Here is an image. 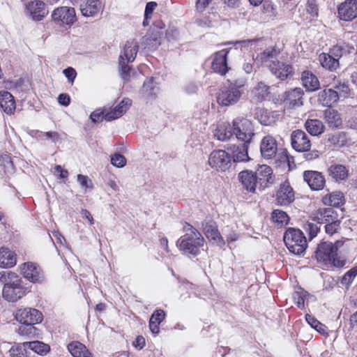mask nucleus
<instances>
[{
	"label": "nucleus",
	"mask_w": 357,
	"mask_h": 357,
	"mask_svg": "<svg viewBox=\"0 0 357 357\" xmlns=\"http://www.w3.org/2000/svg\"><path fill=\"white\" fill-rule=\"evenodd\" d=\"M0 282L3 284L2 295L7 301L16 302L25 295L22 279L15 273L7 270L1 271Z\"/></svg>",
	"instance_id": "nucleus-1"
},
{
	"label": "nucleus",
	"mask_w": 357,
	"mask_h": 357,
	"mask_svg": "<svg viewBox=\"0 0 357 357\" xmlns=\"http://www.w3.org/2000/svg\"><path fill=\"white\" fill-rule=\"evenodd\" d=\"M339 241L335 244L331 242H321L315 251L317 261L326 268H341L345 265V260L342 259L337 255Z\"/></svg>",
	"instance_id": "nucleus-2"
},
{
	"label": "nucleus",
	"mask_w": 357,
	"mask_h": 357,
	"mask_svg": "<svg viewBox=\"0 0 357 357\" xmlns=\"http://www.w3.org/2000/svg\"><path fill=\"white\" fill-rule=\"evenodd\" d=\"M183 230L185 234L178 240L177 246L185 254L197 255L199 248L204 245V238L196 228L188 223H185Z\"/></svg>",
	"instance_id": "nucleus-3"
},
{
	"label": "nucleus",
	"mask_w": 357,
	"mask_h": 357,
	"mask_svg": "<svg viewBox=\"0 0 357 357\" xmlns=\"http://www.w3.org/2000/svg\"><path fill=\"white\" fill-rule=\"evenodd\" d=\"M284 242L288 250L295 255H302L306 250L307 244L305 236L300 230L289 228L284 234Z\"/></svg>",
	"instance_id": "nucleus-4"
},
{
	"label": "nucleus",
	"mask_w": 357,
	"mask_h": 357,
	"mask_svg": "<svg viewBox=\"0 0 357 357\" xmlns=\"http://www.w3.org/2000/svg\"><path fill=\"white\" fill-rule=\"evenodd\" d=\"M245 83V81H236L230 83L228 86L223 87L218 96V102L222 106H230L237 103L243 94L242 88Z\"/></svg>",
	"instance_id": "nucleus-5"
},
{
	"label": "nucleus",
	"mask_w": 357,
	"mask_h": 357,
	"mask_svg": "<svg viewBox=\"0 0 357 357\" xmlns=\"http://www.w3.org/2000/svg\"><path fill=\"white\" fill-rule=\"evenodd\" d=\"M232 123L233 135L245 144H250L255 135L251 121L245 118L237 117L233 120Z\"/></svg>",
	"instance_id": "nucleus-6"
},
{
	"label": "nucleus",
	"mask_w": 357,
	"mask_h": 357,
	"mask_svg": "<svg viewBox=\"0 0 357 357\" xmlns=\"http://www.w3.org/2000/svg\"><path fill=\"white\" fill-rule=\"evenodd\" d=\"M208 162L212 169L224 172L230 168L231 157L225 150H214L209 155Z\"/></svg>",
	"instance_id": "nucleus-7"
},
{
	"label": "nucleus",
	"mask_w": 357,
	"mask_h": 357,
	"mask_svg": "<svg viewBox=\"0 0 357 357\" xmlns=\"http://www.w3.org/2000/svg\"><path fill=\"white\" fill-rule=\"evenodd\" d=\"M52 21L59 26H72L77 21L75 10L73 7L60 6L51 15Z\"/></svg>",
	"instance_id": "nucleus-8"
},
{
	"label": "nucleus",
	"mask_w": 357,
	"mask_h": 357,
	"mask_svg": "<svg viewBox=\"0 0 357 357\" xmlns=\"http://www.w3.org/2000/svg\"><path fill=\"white\" fill-rule=\"evenodd\" d=\"M340 20L351 22L357 17V0H345L337 6Z\"/></svg>",
	"instance_id": "nucleus-9"
},
{
	"label": "nucleus",
	"mask_w": 357,
	"mask_h": 357,
	"mask_svg": "<svg viewBox=\"0 0 357 357\" xmlns=\"http://www.w3.org/2000/svg\"><path fill=\"white\" fill-rule=\"evenodd\" d=\"M292 148L298 152L307 151L311 147L308 135L302 130H296L291 135Z\"/></svg>",
	"instance_id": "nucleus-10"
},
{
	"label": "nucleus",
	"mask_w": 357,
	"mask_h": 357,
	"mask_svg": "<svg viewBox=\"0 0 357 357\" xmlns=\"http://www.w3.org/2000/svg\"><path fill=\"white\" fill-rule=\"evenodd\" d=\"M259 190H263L273 183L272 169L267 165H261L254 173Z\"/></svg>",
	"instance_id": "nucleus-11"
},
{
	"label": "nucleus",
	"mask_w": 357,
	"mask_h": 357,
	"mask_svg": "<svg viewBox=\"0 0 357 357\" xmlns=\"http://www.w3.org/2000/svg\"><path fill=\"white\" fill-rule=\"evenodd\" d=\"M16 319L22 324H36L43 320L42 313L34 308H24L17 311Z\"/></svg>",
	"instance_id": "nucleus-12"
},
{
	"label": "nucleus",
	"mask_w": 357,
	"mask_h": 357,
	"mask_svg": "<svg viewBox=\"0 0 357 357\" xmlns=\"http://www.w3.org/2000/svg\"><path fill=\"white\" fill-rule=\"evenodd\" d=\"M20 269L23 276L33 283L40 282L43 279V274L40 268L33 262L22 264Z\"/></svg>",
	"instance_id": "nucleus-13"
},
{
	"label": "nucleus",
	"mask_w": 357,
	"mask_h": 357,
	"mask_svg": "<svg viewBox=\"0 0 357 357\" xmlns=\"http://www.w3.org/2000/svg\"><path fill=\"white\" fill-rule=\"evenodd\" d=\"M294 201V192L288 182L280 185L276 192L275 202L278 205L287 206Z\"/></svg>",
	"instance_id": "nucleus-14"
},
{
	"label": "nucleus",
	"mask_w": 357,
	"mask_h": 357,
	"mask_svg": "<svg viewBox=\"0 0 357 357\" xmlns=\"http://www.w3.org/2000/svg\"><path fill=\"white\" fill-rule=\"evenodd\" d=\"M267 67L273 75L281 80L286 79L294 73L293 67L290 64L279 61L267 64Z\"/></svg>",
	"instance_id": "nucleus-15"
},
{
	"label": "nucleus",
	"mask_w": 357,
	"mask_h": 357,
	"mask_svg": "<svg viewBox=\"0 0 357 357\" xmlns=\"http://www.w3.org/2000/svg\"><path fill=\"white\" fill-rule=\"evenodd\" d=\"M260 151L263 158L271 159L274 158L278 151L276 139L271 135H266L260 143Z\"/></svg>",
	"instance_id": "nucleus-16"
},
{
	"label": "nucleus",
	"mask_w": 357,
	"mask_h": 357,
	"mask_svg": "<svg viewBox=\"0 0 357 357\" xmlns=\"http://www.w3.org/2000/svg\"><path fill=\"white\" fill-rule=\"evenodd\" d=\"M304 181L312 190H319L324 188L326 180L321 173L317 171H305L303 172Z\"/></svg>",
	"instance_id": "nucleus-17"
},
{
	"label": "nucleus",
	"mask_w": 357,
	"mask_h": 357,
	"mask_svg": "<svg viewBox=\"0 0 357 357\" xmlns=\"http://www.w3.org/2000/svg\"><path fill=\"white\" fill-rule=\"evenodd\" d=\"M230 50H231V48L229 50L223 49L215 54L212 62V68L214 72L223 75L228 71L227 56Z\"/></svg>",
	"instance_id": "nucleus-18"
},
{
	"label": "nucleus",
	"mask_w": 357,
	"mask_h": 357,
	"mask_svg": "<svg viewBox=\"0 0 357 357\" xmlns=\"http://www.w3.org/2000/svg\"><path fill=\"white\" fill-rule=\"evenodd\" d=\"M203 231L209 241L217 243L220 246L225 245V241L220 236L215 223L213 221H205L202 222Z\"/></svg>",
	"instance_id": "nucleus-19"
},
{
	"label": "nucleus",
	"mask_w": 357,
	"mask_h": 357,
	"mask_svg": "<svg viewBox=\"0 0 357 357\" xmlns=\"http://www.w3.org/2000/svg\"><path fill=\"white\" fill-rule=\"evenodd\" d=\"M319 224H330L340 220L337 211L331 208H324L317 210L315 216Z\"/></svg>",
	"instance_id": "nucleus-20"
},
{
	"label": "nucleus",
	"mask_w": 357,
	"mask_h": 357,
	"mask_svg": "<svg viewBox=\"0 0 357 357\" xmlns=\"http://www.w3.org/2000/svg\"><path fill=\"white\" fill-rule=\"evenodd\" d=\"M102 10L100 0H86L80 5V10L85 17H94L98 15Z\"/></svg>",
	"instance_id": "nucleus-21"
},
{
	"label": "nucleus",
	"mask_w": 357,
	"mask_h": 357,
	"mask_svg": "<svg viewBox=\"0 0 357 357\" xmlns=\"http://www.w3.org/2000/svg\"><path fill=\"white\" fill-rule=\"evenodd\" d=\"M238 178L243 188L250 192H255L256 188H258L256 178L252 171H241L238 174Z\"/></svg>",
	"instance_id": "nucleus-22"
},
{
	"label": "nucleus",
	"mask_w": 357,
	"mask_h": 357,
	"mask_svg": "<svg viewBox=\"0 0 357 357\" xmlns=\"http://www.w3.org/2000/svg\"><path fill=\"white\" fill-rule=\"evenodd\" d=\"M339 100L338 92L332 89H326L318 93L317 100L324 107H331Z\"/></svg>",
	"instance_id": "nucleus-23"
},
{
	"label": "nucleus",
	"mask_w": 357,
	"mask_h": 357,
	"mask_svg": "<svg viewBox=\"0 0 357 357\" xmlns=\"http://www.w3.org/2000/svg\"><path fill=\"white\" fill-rule=\"evenodd\" d=\"M26 9L33 20L36 21L41 20L47 14L45 3L39 0L31 1L27 6Z\"/></svg>",
	"instance_id": "nucleus-24"
},
{
	"label": "nucleus",
	"mask_w": 357,
	"mask_h": 357,
	"mask_svg": "<svg viewBox=\"0 0 357 357\" xmlns=\"http://www.w3.org/2000/svg\"><path fill=\"white\" fill-rule=\"evenodd\" d=\"M301 81L307 92H314L320 88L319 79L311 71H303L301 75Z\"/></svg>",
	"instance_id": "nucleus-25"
},
{
	"label": "nucleus",
	"mask_w": 357,
	"mask_h": 357,
	"mask_svg": "<svg viewBox=\"0 0 357 357\" xmlns=\"http://www.w3.org/2000/svg\"><path fill=\"white\" fill-rule=\"evenodd\" d=\"M280 54V50L276 47L266 48L264 51L256 56L255 61L257 63L261 64L266 63L267 65L272 62H276L275 59H277Z\"/></svg>",
	"instance_id": "nucleus-26"
},
{
	"label": "nucleus",
	"mask_w": 357,
	"mask_h": 357,
	"mask_svg": "<svg viewBox=\"0 0 357 357\" xmlns=\"http://www.w3.org/2000/svg\"><path fill=\"white\" fill-rule=\"evenodd\" d=\"M233 136V126L228 122L219 124L214 130V137L220 141H226Z\"/></svg>",
	"instance_id": "nucleus-27"
},
{
	"label": "nucleus",
	"mask_w": 357,
	"mask_h": 357,
	"mask_svg": "<svg viewBox=\"0 0 357 357\" xmlns=\"http://www.w3.org/2000/svg\"><path fill=\"white\" fill-rule=\"evenodd\" d=\"M248 144L234 146L232 150V160L234 162H244L250 160L248 155Z\"/></svg>",
	"instance_id": "nucleus-28"
},
{
	"label": "nucleus",
	"mask_w": 357,
	"mask_h": 357,
	"mask_svg": "<svg viewBox=\"0 0 357 357\" xmlns=\"http://www.w3.org/2000/svg\"><path fill=\"white\" fill-rule=\"evenodd\" d=\"M0 106L7 114H11L15 109V102L13 95L8 91L0 93Z\"/></svg>",
	"instance_id": "nucleus-29"
},
{
	"label": "nucleus",
	"mask_w": 357,
	"mask_h": 357,
	"mask_svg": "<svg viewBox=\"0 0 357 357\" xmlns=\"http://www.w3.org/2000/svg\"><path fill=\"white\" fill-rule=\"evenodd\" d=\"M16 264V256L7 248H0V267L10 268Z\"/></svg>",
	"instance_id": "nucleus-30"
},
{
	"label": "nucleus",
	"mask_w": 357,
	"mask_h": 357,
	"mask_svg": "<svg viewBox=\"0 0 357 357\" xmlns=\"http://www.w3.org/2000/svg\"><path fill=\"white\" fill-rule=\"evenodd\" d=\"M68 350L73 357H92L86 347L79 342H73L68 345Z\"/></svg>",
	"instance_id": "nucleus-31"
},
{
	"label": "nucleus",
	"mask_w": 357,
	"mask_h": 357,
	"mask_svg": "<svg viewBox=\"0 0 357 357\" xmlns=\"http://www.w3.org/2000/svg\"><path fill=\"white\" fill-rule=\"evenodd\" d=\"M158 87L154 82L153 78L147 79L141 90L142 96L148 100H152L156 97Z\"/></svg>",
	"instance_id": "nucleus-32"
},
{
	"label": "nucleus",
	"mask_w": 357,
	"mask_h": 357,
	"mask_svg": "<svg viewBox=\"0 0 357 357\" xmlns=\"http://www.w3.org/2000/svg\"><path fill=\"white\" fill-rule=\"evenodd\" d=\"M303 90L301 88L296 87L286 92V100L291 106L300 107L303 105Z\"/></svg>",
	"instance_id": "nucleus-33"
},
{
	"label": "nucleus",
	"mask_w": 357,
	"mask_h": 357,
	"mask_svg": "<svg viewBox=\"0 0 357 357\" xmlns=\"http://www.w3.org/2000/svg\"><path fill=\"white\" fill-rule=\"evenodd\" d=\"M324 119L330 128H337L342 124L340 114L333 109H328L325 111Z\"/></svg>",
	"instance_id": "nucleus-34"
},
{
	"label": "nucleus",
	"mask_w": 357,
	"mask_h": 357,
	"mask_svg": "<svg viewBox=\"0 0 357 357\" xmlns=\"http://www.w3.org/2000/svg\"><path fill=\"white\" fill-rule=\"evenodd\" d=\"M306 130L313 136H319L324 132L325 126L319 119H307L305 123Z\"/></svg>",
	"instance_id": "nucleus-35"
},
{
	"label": "nucleus",
	"mask_w": 357,
	"mask_h": 357,
	"mask_svg": "<svg viewBox=\"0 0 357 357\" xmlns=\"http://www.w3.org/2000/svg\"><path fill=\"white\" fill-rule=\"evenodd\" d=\"M165 318V312L161 309L156 310L152 314L149 320V328L153 334H158L159 333V326Z\"/></svg>",
	"instance_id": "nucleus-36"
},
{
	"label": "nucleus",
	"mask_w": 357,
	"mask_h": 357,
	"mask_svg": "<svg viewBox=\"0 0 357 357\" xmlns=\"http://www.w3.org/2000/svg\"><path fill=\"white\" fill-rule=\"evenodd\" d=\"M137 51L138 45L135 40L127 41L124 45L123 54L121 55L124 57V60L127 61V63H131L135 59Z\"/></svg>",
	"instance_id": "nucleus-37"
},
{
	"label": "nucleus",
	"mask_w": 357,
	"mask_h": 357,
	"mask_svg": "<svg viewBox=\"0 0 357 357\" xmlns=\"http://www.w3.org/2000/svg\"><path fill=\"white\" fill-rule=\"evenodd\" d=\"M344 198L343 193L340 191L329 193L322 198V202L325 205L332 206H339L344 203Z\"/></svg>",
	"instance_id": "nucleus-38"
},
{
	"label": "nucleus",
	"mask_w": 357,
	"mask_h": 357,
	"mask_svg": "<svg viewBox=\"0 0 357 357\" xmlns=\"http://www.w3.org/2000/svg\"><path fill=\"white\" fill-rule=\"evenodd\" d=\"M329 176L335 181L344 180L348 176V170L342 165H333L328 169Z\"/></svg>",
	"instance_id": "nucleus-39"
},
{
	"label": "nucleus",
	"mask_w": 357,
	"mask_h": 357,
	"mask_svg": "<svg viewBox=\"0 0 357 357\" xmlns=\"http://www.w3.org/2000/svg\"><path fill=\"white\" fill-rule=\"evenodd\" d=\"M319 61L324 68L334 70L339 66V61L331 54L321 53L319 56Z\"/></svg>",
	"instance_id": "nucleus-40"
},
{
	"label": "nucleus",
	"mask_w": 357,
	"mask_h": 357,
	"mask_svg": "<svg viewBox=\"0 0 357 357\" xmlns=\"http://www.w3.org/2000/svg\"><path fill=\"white\" fill-rule=\"evenodd\" d=\"M269 89L270 87L264 82H258L252 91L253 98L259 102L264 100L269 94Z\"/></svg>",
	"instance_id": "nucleus-41"
},
{
	"label": "nucleus",
	"mask_w": 357,
	"mask_h": 357,
	"mask_svg": "<svg viewBox=\"0 0 357 357\" xmlns=\"http://www.w3.org/2000/svg\"><path fill=\"white\" fill-rule=\"evenodd\" d=\"M119 68L120 76L125 82L128 81L132 74L134 73L133 70L128 66V63L124 60L122 55H120L119 58Z\"/></svg>",
	"instance_id": "nucleus-42"
},
{
	"label": "nucleus",
	"mask_w": 357,
	"mask_h": 357,
	"mask_svg": "<svg viewBox=\"0 0 357 357\" xmlns=\"http://www.w3.org/2000/svg\"><path fill=\"white\" fill-rule=\"evenodd\" d=\"M26 343L27 349H30L40 356L46 355L50 350V347L47 344L40 341L26 342Z\"/></svg>",
	"instance_id": "nucleus-43"
},
{
	"label": "nucleus",
	"mask_w": 357,
	"mask_h": 357,
	"mask_svg": "<svg viewBox=\"0 0 357 357\" xmlns=\"http://www.w3.org/2000/svg\"><path fill=\"white\" fill-rule=\"evenodd\" d=\"M327 141L334 146L342 147L347 143V137L345 132H337L328 135Z\"/></svg>",
	"instance_id": "nucleus-44"
},
{
	"label": "nucleus",
	"mask_w": 357,
	"mask_h": 357,
	"mask_svg": "<svg viewBox=\"0 0 357 357\" xmlns=\"http://www.w3.org/2000/svg\"><path fill=\"white\" fill-rule=\"evenodd\" d=\"M10 357H29L26 342L13 345L9 350Z\"/></svg>",
	"instance_id": "nucleus-45"
},
{
	"label": "nucleus",
	"mask_w": 357,
	"mask_h": 357,
	"mask_svg": "<svg viewBox=\"0 0 357 357\" xmlns=\"http://www.w3.org/2000/svg\"><path fill=\"white\" fill-rule=\"evenodd\" d=\"M271 218L272 220L280 227L286 225L289 220L287 213L280 209H275L272 212Z\"/></svg>",
	"instance_id": "nucleus-46"
},
{
	"label": "nucleus",
	"mask_w": 357,
	"mask_h": 357,
	"mask_svg": "<svg viewBox=\"0 0 357 357\" xmlns=\"http://www.w3.org/2000/svg\"><path fill=\"white\" fill-rule=\"evenodd\" d=\"M308 296L309 294L306 291L302 288H298L293 293L292 298L298 308L303 309L305 307V301Z\"/></svg>",
	"instance_id": "nucleus-47"
},
{
	"label": "nucleus",
	"mask_w": 357,
	"mask_h": 357,
	"mask_svg": "<svg viewBox=\"0 0 357 357\" xmlns=\"http://www.w3.org/2000/svg\"><path fill=\"white\" fill-rule=\"evenodd\" d=\"M354 50V48L353 47H349L348 45H335L331 49L330 53L333 57L337 59V61H339V59L345 53H351Z\"/></svg>",
	"instance_id": "nucleus-48"
},
{
	"label": "nucleus",
	"mask_w": 357,
	"mask_h": 357,
	"mask_svg": "<svg viewBox=\"0 0 357 357\" xmlns=\"http://www.w3.org/2000/svg\"><path fill=\"white\" fill-rule=\"evenodd\" d=\"M356 275L357 265L344 273L342 278L341 284L344 285L347 288H349Z\"/></svg>",
	"instance_id": "nucleus-49"
},
{
	"label": "nucleus",
	"mask_w": 357,
	"mask_h": 357,
	"mask_svg": "<svg viewBox=\"0 0 357 357\" xmlns=\"http://www.w3.org/2000/svg\"><path fill=\"white\" fill-rule=\"evenodd\" d=\"M305 319L307 323L317 331H318L321 334H325L326 333V326L320 323L317 319L311 315L307 314L305 316Z\"/></svg>",
	"instance_id": "nucleus-50"
},
{
	"label": "nucleus",
	"mask_w": 357,
	"mask_h": 357,
	"mask_svg": "<svg viewBox=\"0 0 357 357\" xmlns=\"http://www.w3.org/2000/svg\"><path fill=\"white\" fill-rule=\"evenodd\" d=\"M160 30H155L158 29V26L155 25L154 27L152 28L153 36L147 38V40L150 41L153 40V47H158L161 44V36L164 34V31L162 30V27L160 26Z\"/></svg>",
	"instance_id": "nucleus-51"
},
{
	"label": "nucleus",
	"mask_w": 357,
	"mask_h": 357,
	"mask_svg": "<svg viewBox=\"0 0 357 357\" xmlns=\"http://www.w3.org/2000/svg\"><path fill=\"white\" fill-rule=\"evenodd\" d=\"M334 90L339 91L340 94H342L344 97L348 96L350 94V89L349 84L345 82L340 80L335 81L333 84Z\"/></svg>",
	"instance_id": "nucleus-52"
},
{
	"label": "nucleus",
	"mask_w": 357,
	"mask_h": 357,
	"mask_svg": "<svg viewBox=\"0 0 357 357\" xmlns=\"http://www.w3.org/2000/svg\"><path fill=\"white\" fill-rule=\"evenodd\" d=\"M23 325L21 326L18 328V333L20 335L23 336H30L31 335H33L36 331V327L33 326L34 324H22Z\"/></svg>",
	"instance_id": "nucleus-53"
},
{
	"label": "nucleus",
	"mask_w": 357,
	"mask_h": 357,
	"mask_svg": "<svg viewBox=\"0 0 357 357\" xmlns=\"http://www.w3.org/2000/svg\"><path fill=\"white\" fill-rule=\"evenodd\" d=\"M132 100L129 98H123L114 108L119 112L117 115H122L129 109Z\"/></svg>",
	"instance_id": "nucleus-54"
},
{
	"label": "nucleus",
	"mask_w": 357,
	"mask_h": 357,
	"mask_svg": "<svg viewBox=\"0 0 357 357\" xmlns=\"http://www.w3.org/2000/svg\"><path fill=\"white\" fill-rule=\"evenodd\" d=\"M111 163L116 167H123L126 164V159L123 155L116 153L112 156Z\"/></svg>",
	"instance_id": "nucleus-55"
},
{
	"label": "nucleus",
	"mask_w": 357,
	"mask_h": 357,
	"mask_svg": "<svg viewBox=\"0 0 357 357\" xmlns=\"http://www.w3.org/2000/svg\"><path fill=\"white\" fill-rule=\"evenodd\" d=\"M340 222L341 221H337L333 223L327 224L325 225V231L329 236H333V234L337 233L340 229Z\"/></svg>",
	"instance_id": "nucleus-56"
},
{
	"label": "nucleus",
	"mask_w": 357,
	"mask_h": 357,
	"mask_svg": "<svg viewBox=\"0 0 357 357\" xmlns=\"http://www.w3.org/2000/svg\"><path fill=\"white\" fill-rule=\"evenodd\" d=\"M305 228L306 231L308 233L310 239L314 238L317 235L320 229V228L317 226V224L311 222L306 224Z\"/></svg>",
	"instance_id": "nucleus-57"
},
{
	"label": "nucleus",
	"mask_w": 357,
	"mask_h": 357,
	"mask_svg": "<svg viewBox=\"0 0 357 357\" xmlns=\"http://www.w3.org/2000/svg\"><path fill=\"white\" fill-rule=\"evenodd\" d=\"M77 181L79 183L81 186L85 189L86 188H92L93 184L89 178L87 176H84L82 174L77 175Z\"/></svg>",
	"instance_id": "nucleus-58"
},
{
	"label": "nucleus",
	"mask_w": 357,
	"mask_h": 357,
	"mask_svg": "<svg viewBox=\"0 0 357 357\" xmlns=\"http://www.w3.org/2000/svg\"><path fill=\"white\" fill-rule=\"evenodd\" d=\"M306 10L312 16L318 15V8L314 0H307L306 3Z\"/></svg>",
	"instance_id": "nucleus-59"
},
{
	"label": "nucleus",
	"mask_w": 357,
	"mask_h": 357,
	"mask_svg": "<svg viewBox=\"0 0 357 357\" xmlns=\"http://www.w3.org/2000/svg\"><path fill=\"white\" fill-rule=\"evenodd\" d=\"M157 6V3L154 1H150L146 3L145 11H144V16H146V21L150 20L152 16V13L155 8Z\"/></svg>",
	"instance_id": "nucleus-60"
},
{
	"label": "nucleus",
	"mask_w": 357,
	"mask_h": 357,
	"mask_svg": "<svg viewBox=\"0 0 357 357\" xmlns=\"http://www.w3.org/2000/svg\"><path fill=\"white\" fill-rule=\"evenodd\" d=\"M63 73L68 79V82L73 84L77 76V73L75 70L72 67H68L66 68Z\"/></svg>",
	"instance_id": "nucleus-61"
},
{
	"label": "nucleus",
	"mask_w": 357,
	"mask_h": 357,
	"mask_svg": "<svg viewBox=\"0 0 357 357\" xmlns=\"http://www.w3.org/2000/svg\"><path fill=\"white\" fill-rule=\"evenodd\" d=\"M166 38L168 40L171 41L176 40L178 36V31L174 27H170L165 31Z\"/></svg>",
	"instance_id": "nucleus-62"
},
{
	"label": "nucleus",
	"mask_w": 357,
	"mask_h": 357,
	"mask_svg": "<svg viewBox=\"0 0 357 357\" xmlns=\"http://www.w3.org/2000/svg\"><path fill=\"white\" fill-rule=\"evenodd\" d=\"M104 116V112L101 109H96L91 114L90 119L93 122L96 123L105 119Z\"/></svg>",
	"instance_id": "nucleus-63"
},
{
	"label": "nucleus",
	"mask_w": 357,
	"mask_h": 357,
	"mask_svg": "<svg viewBox=\"0 0 357 357\" xmlns=\"http://www.w3.org/2000/svg\"><path fill=\"white\" fill-rule=\"evenodd\" d=\"M211 0H197L196 1V10L198 13H202L205 8L208 6Z\"/></svg>",
	"instance_id": "nucleus-64"
}]
</instances>
